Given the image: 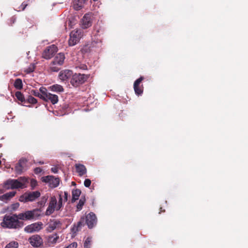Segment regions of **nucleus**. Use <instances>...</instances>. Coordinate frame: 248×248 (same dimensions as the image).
Returning a JSON list of instances; mask_svg holds the SVG:
<instances>
[{
	"instance_id": "nucleus-1",
	"label": "nucleus",
	"mask_w": 248,
	"mask_h": 248,
	"mask_svg": "<svg viewBox=\"0 0 248 248\" xmlns=\"http://www.w3.org/2000/svg\"><path fill=\"white\" fill-rule=\"evenodd\" d=\"M63 199L62 196L59 195L58 202L55 196H53L50 198L48 207L46 210L45 215L49 216L53 214L55 211H59L63 207Z\"/></svg>"
},
{
	"instance_id": "nucleus-2",
	"label": "nucleus",
	"mask_w": 248,
	"mask_h": 248,
	"mask_svg": "<svg viewBox=\"0 0 248 248\" xmlns=\"http://www.w3.org/2000/svg\"><path fill=\"white\" fill-rule=\"evenodd\" d=\"M28 183L27 178L20 177L17 179H8L4 183V187L7 189L23 188Z\"/></svg>"
},
{
	"instance_id": "nucleus-3",
	"label": "nucleus",
	"mask_w": 248,
	"mask_h": 248,
	"mask_svg": "<svg viewBox=\"0 0 248 248\" xmlns=\"http://www.w3.org/2000/svg\"><path fill=\"white\" fill-rule=\"evenodd\" d=\"M18 216L15 215H5L1 225L3 227L8 228H19L23 226V223L19 220Z\"/></svg>"
},
{
	"instance_id": "nucleus-4",
	"label": "nucleus",
	"mask_w": 248,
	"mask_h": 248,
	"mask_svg": "<svg viewBox=\"0 0 248 248\" xmlns=\"http://www.w3.org/2000/svg\"><path fill=\"white\" fill-rule=\"evenodd\" d=\"M65 60V56L62 53H59L54 58L53 61L50 64V69L53 72H58L59 68L58 66L63 64Z\"/></svg>"
},
{
	"instance_id": "nucleus-5",
	"label": "nucleus",
	"mask_w": 248,
	"mask_h": 248,
	"mask_svg": "<svg viewBox=\"0 0 248 248\" xmlns=\"http://www.w3.org/2000/svg\"><path fill=\"white\" fill-rule=\"evenodd\" d=\"M40 216V211L38 209H34L19 214L18 216L19 219L21 220H31L36 219Z\"/></svg>"
},
{
	"instance_id": "nucleus-6",
	"label": "nucleus",
	"mask_w": 248,
	"mask_h": 248,
	"mask_svg": "<svg viewBox=\"0 0 248 248\" xmlns=\"http://www.w3.org/2000/svg\"><path fill=\"white\" fill-rule=\"evenodd\" d=\"M83 31L81 29L74 30L70 34L69 45L73 46L77 44L83 36Z\"/></svg>"
},
{
	"instance_id": "nucleus-7",
	"label": "nucleus",
	"mask_w": 248,
	"mask_h": 248,
	"mask_svg": "<svg viewBox=\"0 0 248 248\" xmlns=\"http://www.w3.org/2000/svg\"><path fill=\"white\" fill-rule=\"evenodd\" d=\"M40 196V193L38 191L26 193L20 197L19 201L22 202H32Z\"/></svg>"
},
{
	"instance_id": "nucleus-8",
	"label": "nucleus",
	"mask_w": 248,
	"mask_h": 248,
	"mask_svg": "<svg viewBox=\"0 0 248 248\" xmlns=\"http://www.w3.org/2000/svg\"><path fill=\"white\" fill-rule=\"evenodd\" d=\"M58 51L57 47L52 45L47 46L44 51L42 54V57L46 59H50Z\"/></svg>"
},
{
	"instance_id": "nucleus-9",
	"label": "nucleus",
	"mask_w": 248,
	"mask_h": 248,
	"mask_svg": "<svg viewBox=\"0 0 248 248\" xmlns=\"http://www.w3.org/2000/svg\"><path fill=\"white\" fill-rule=\"evenodd\" d=\"M87 76L84 74H75L72 75L71 83L75 86H77L83 83L87 79Z\"/></svg>"
},
{
	"instance_id": "nucleus-10",
	"label": "nucleus",
	"mask_w": 248,
	"mask_h": 248,
	"mask_svg": "<svg viewBox=\"0 0 248 248\" xmlns=\"http://www.w3.org/2000/svg\"><path fill=\"white\" fill-rule=\"evenodd\" d=\"M43 223L38 222L28 225L24 228V231L28 233H32L35 232H38L42 229Z\"/></svg>"
},
{
	"instance_id": "nucleus-11",
	"label": "nucleus",
	"mask_w": 248,
	"mask_h": 248,
	"mask_svg": "<svg viewBox=\"0 0 248 248\" xmlns=\"http://www.w3.org/2000/svg\"><path fill=\"white\" fill-rule=\"evenodd\" d=\"M27 159L25 158H22L19 160L15 167L17 173L21 174L27 170Z\"/></svg>"
},
{
	"instance_id": "nucleus-12",
	"label": "nucleus",
	"mask_w": 248,
	"mask_h": 248,
	"mask_svg": "<svg viewBox=\"0 0 248 248\" xmlns=\"http://www.w3.org/2000/svg\"><path fill=\"white\" fill-rule=\"evenodd\" d=\"M30 243L34 247H38L43 243L41 237L38 235H34L31 237L29 240Z\"/></svg>"
},
{
	"instance_id": "nucleus-13",
	"label": "nucleus",
	"mask_w": 248,
	"mask_h": 248,
	"mask_svg": "<svg viewBox=\"0 0 248 248\" xmlns=\"http://www.w3.org/2000/svg\"><path fill=\"white\" fill-rule=\"evenodd\" d=\"M96 222V216L93 213H90L86 216V223L89 228H92Z\"/></svg>"
},
{
	"instance_id": "nucleus-14",
	"label": "nucleus",
	"mask_w": 248,
	"mask_h": 248,
	"mask_svg": "<svg viewBox=\"0 0 248 248\" xmlns=\"http://www.w3.org/2000/svg\"><path fill=\"white\" fill-rule=\"evenodd\" d=\"M92 25L91 16L89 14L84 15L81 21V26L83 29H87Z\"/></svg>"
},
{
	"instance_id": "nucleus-15",
	"label": "nucleus",
	"mask_w": 248,
	"mask_h": 248,
	"mask_svg": "<svg viewBox=\"0 0 248 248\" xmlns=\"http://www.w3.org/2000/svg\"><path fill=\"white\" fill-rule=\"evenodd\" d=\"M62 223L61 221L57 219L50 220L49 222L48 223L46 230L48 232H51L54 230L59 228Z\"/></svg>"
},
{
	"instance_id": "nucleus-16",
	"label": "nucleus",
	"mask_w": 248,
	"mask_h": 248,
	"mask_svg": "<svg viewBox=\"0 0 248 248\" xmlns=\"http://www.w3.org/2000/svg\"><path fill=\"white\" fill-rule=\"evenodd\" d=\"M73 75V72L70 70L61 71L59 75V78L62 81H65L70 78Z\"/></svg>"
},
{
	"instance_id": "nucleus-17",
	"label": "nucleus",
	"mask_w": 248,
	"mask_h": 248,
	"mask_svg": "<svg viewBox=\"0 0 248 248\" xmlns=\"http://www.w3.org/2000/svg\"><path fill=\"white\" fill-rule=\"evenodd\" d=\"M16 194V192L15 191H11L9 192H7L2 195L0 196V201L5 202L7 203L9 201L11 200V199L15 196V195Z\"/></svg>"
},
{
	"instance_id": "nucleus-18",
	"label": "nucleus",
	"mask_w": 248,
	"mask_h": 248,
	"mask_svg": "<svg viewBox=\"0 0 248 248\" xmlns=\"http://www.w3.org/2000/svg\"><path fill=\"white\" fill-rule=\"evenodd\" d=\"M143 78L141 77L140 78H139L137 79L134 82V89L135 93L138 95L141 94L142 93V92H143L142 90L140 88L139 86L140 84V82L143 80Z\"/></svg>"
},
{
	"instance_id": "nucleus-19",
	"label": "nucleus",
	"mask_w": 248,
	"mask_h": 248,
	"mask_svg": "<svg viewBox=\"0 0 248 248\" xmlns=\"http://www.w3.org/2000/svg\"><path fill=\"white\" fill-rule=\"evenodd\" d=\"M59 240V237L57 234L48 236L47 237V242L49 246H53L56 244Z\"/></svg>"
},
{
	"instance_id": "nucleus-20",
	"label": "nucleus",
	"mask_w": 248,
	"mask_h": 248,
	"mask_svg": "<svg viewBox=\"0 0 248 248\" xmlns=\"http://www.w3.org/2000/svg\"><path fill=\"white\" fill-rule=\"evenodd\" d=\"M76 169L77 172L78 173L79 176H82L84 174H85L87 170L86 169L83 165L82 164H76Z\"/></svg>"
},
{
	"instance_id": "nucleus-21",
	"label": "nucleus",
	"mask_w": 248,
	"mask_h": 248,
	"mask_svg": "<svg viewBox=\"0 0 248 248\" xmlns=\"http://www.w3.org/2000/svg\"><path fill=\"white\" fill-rule=\"evenodd\" d=\"M46 101L49 100L53 104L57 103L58 101V97L57 95L49 93L46 97Z\"/></svg>"
},
{
	"instance_id": "nucleus-22",
	"label": "nucleus",
	"mask_w": 248,
	"mask_h": 248,
	"mask_svg": "<svg viewBox=\"0 0 248 248\" xmlns=\"http://www.w3.org/2000/svg\"><path fill=\"white\" fill-rule=\"evenodd\" d=\"M86 0H74V8L76 10L80 9L83 6V3Z\"/></svg>"
},
{
	"instance_id": "nucleus-23",
	"label": "nucleus",
	"mask_w": 248,
	"mask_h": 248,
	"mask_svg": "<svg viewBox=\"0 0 248 248\" xmlns=\"http://www.w3.org/2000/svg\"><path fill=\"white\" fill-rule=\"evenodd\" d=\"M49 90L53 92H62L63 91V88L59 84H55L52 86H51L49 87Z\"/></svg>"
},
{
	"instance_id": "nucleus-24",
	"label": "nucleus",
	"mask_w": 248,
	"mask_h": 248,
	"mask_svg": "<svg viewBox=\"0 0 248 248\" xmlns=\"http://www.w3.org/2000/svg\"><path fill=\"white\" fill-rule=\"evenodd\" d=\"M39 90L41 94V95H40V98L44 100H46V97L47 96V95L49 93H48L46 88L44 87H41Z\"/></svg>"
},
{
	"instance_id": "nucleus-25",
	"label": "nucleus",
	"mask_w": 248,
	"mask_h": 248,
	"mask_svg": "<svg viewBox=\"0 0 248 248\" xmlns=\"http://www.w3.org/2000/svg\"><path fill=\"white\" fill-rule=\"evenodd\" d=\"M14 86L16 89L18 90L21 89L23 87L22 80L20 78H17L15 81Z\"/></svg>"
},
{
	"instance_id": "nucleus-26",
	"label": "nucleus",
	"mask_w": 248,
	"mask_h": 248,
	"mask_svg": "<svg viewBox=\"0 0 248 248\" xmlns=\"http://www.w3.org/2000/svg\"><path fill=\"white\" fill-rule=\"evenodd\" d=\"M81 193V191L79 189H76L72 191L73 200L76 201L78 199Z\"/></svg>"
},
{
	"instance_id": "nucleus-27",
	"label": "nucleus",
	"mask_w": 248,
	"mask_h": 248,
	"mask_svg": "<svg viewBox=\"0 0 248 248\" xmlns=\"http://www.w3.org/2000/svg\"><path fill=\"white\" fill-rule=\"evenodd\" d=\"M53 178H54V177L53 176L48 175V176L43 177L42 178V180L43 182L48 183V184H49V185H50L51 181L53 180Z\"/></svg>"
},
{
	"instance_id": "nucleus-28",
	"label": "nucleus",
	"mask_w": 248,
	"mask_h": 248,
	"mask_svg": "<svg viewBox=\"0 0 248 248\" xmlns=\"http://www.w3.org/2000/svg\"><path fill=\"white\" fill-rule=\"evenodd\" d=\"M18 243L16 241H12L7 244L5 248H18Z\"/></svg>"
},
{
	"instance_id": "nucleus-29",
	"label": "nucleus",
	"mask_w": 248,
	"mask_h": 248,
	"mask_svg": "<svg viewBox=\"0 0 248 248\" xmlns=\"http://www.w3.org/2000/svg\"><path fill=\"white\" fill-rule=\"evenodd\" d=\"M53 181H51L50 184V186L52 187H56L59 184V179L58 178H54L53 179Z\"/></svg>"
},
{
	"instance_id": "nucleus-30",
	"label": "nucleus",
	"mask_w": 248,
	"mask_h": 248,
	"mask_svg": "<svg viewBox=\"0 0 248 248\" xmlns=\"http://www.w3.org/2000/svg\"><path fill=\"white\" fill-rule=\"evenodd\" d=\"M15 95L17 99L20 101L21 102H25V99L23 95L20 92H17L16 93Z\"/></svg>"
},
{
	"instance_id": "nucleus-31",
	"label": "nucleus",
	"mask_w": 248,
	"mask_h": 248,
	"mask_svg": "<svg viewBox=\"0 0 248 248\" xmlns=\"http://www.w3.org/2000/svg\"><path fill=\"white\" fill-rule=\"evenodd\" d=\"M92 238L91 237H88L85 241L84 243V248H90L91 244Z\"/></svg>"
},
{
	"instance_id": "nucleus-32",
	"label": "nucleus",
	"mask_w": 248,
	"mask_h": 248,
	"mask_svg": "<svg viewBox=\"0 0 248 248\" xmlns=\"http://www.w3.org/2000/svg\"><path fill=\"white\" fill-rule=\"evenodd\" d=\"M85 200L80 199L77 205V209L80 210L82 209L83 205L84 204Z\"/></svg>"
},
{
	"instance_id": "nucleus-33",
	"label": "nucleus",
	"mask_w": 248,
	"mask_h": 248,
	"mask_svg": "<svg viewBox=\"0 0 248 248\" xmlns=\"http://www.w3.org/2000/svg\"><path fill=\"white\" fill-rule=\"evenodd\" d=\"M28 101L31 104H35L37 103V100L31 96H29L28 97Z\"/></svg>"
},
{
	"instance_id": "nucleus-34",
	"label": "nucleus",
	"mask_w": 248,
	"mask_h": 248,
	"mask_svg": "<svg viewBox=\"0 0 248 248\" xmlns=\"http://www.w3.org/2000/svg\"><path fill=\"white\" fill-rule=\"evenodd\" d=\"M91 184V181L89 179H86L84 182V185L85 186L87 187H89Z\"/></svg>"
},
{
	"instance_id": "nucleus-35",
	"label": "nucleus",
	"mask_w": 248,
	"mask_h": 248,
	"mask_svg": "<svg viewBox=\"0 0 248 248\" xmlns=\"http://www.w3.org/2000/svg\"><path fill=\"white\" fill-rule=\"evenodd\" d=\"M31 93L35 96L39 97V98H40V95H41L40 93H39L37 91L35 90H31Z\"/></svg>"
},
{
	"instance_id": "nucleus-36",
	"label": "nucleus",
	"mask_w": 248,
	"mask_h": 248,
	"mask_svg": "<svg viewBox=\"0 0 248 248\" xmlns=\"http://www.w3.org/2000/svg\"><path fill=\"white\" fill-rule=\"evenodd\" d=\"M31 186L32 187H35L36 185H37V182L36 180H34V179H32L31 180Z\"/></svg>"
},
{
	"instance_id": "nucleus-37",
	"label": "nucleus",
	"mask_w": 248,
	"mask_h": 248,
	"mask_svg": "<svg viewBox=\"0 0 248 248\" xmlns=\"http://www.w3.org/2000/svg\"><path fill=\"white\" fill-rule=\"evenodd\" d=\"M81 226H82V223H81V221H79V222H78V226L74 227L73 228V230H76V231H78V227H80Z\"/></svg>"
},
{
	"instance_id": "nucleus-38",
	"label": "nucleus",
	"mask_w": 248,
	"mask_h": 248,
	"mask_svg": "<svg viewBox=\"0 0 248 248\" xmlns=\"http://www.w3.org/2000/svg\"><path fill=\"white\" fill-rule=\"evenodd\" d=\"M34 70V67L32 66L31 67H29L26 70V72L27 73H30L31 72H32Z\"/></svg>"
},
{
	"instance_id": "nucleus-39",
	"label": "nucleus",
	"mask_w": 248,
	"mask_h": 248,
	"mask_svg": "<svg viewBox=\"0 0 248 248\" xmlns=\"http://www.w3.org/2000/svg\"><path fill=\"white\" fill-rule=\"evenodd\" d=\"M19 207V204L18 203H16V204L12 205V208L14 209H16L17 208Z\"/></svg>"
},
{
	"instance_id": "nucleus-40",
	"label": "nucleus",
	"mask_w": 248,
	"mask_h": 248,
	"mask_svg": "<svg viewBox=\"0 0 248 248\" xmlns=\"http://www.w3.org/2000/svg\"><path fill=\"white\" fill-rule=\"evenodd\" d=\"M51 171L54 173H57L58 171L57 168L56 167L52 168L51 169Z\"/></svg>"
},
{
	"instance_id": "nucleus-41",
	"label": "nucleus",
	"mask_w": 248,
	"mask_h": 248,
	"mask_svg": "<svg viewBox=\"0 0 248 248\" xmlns=\"http://www.w3.org/2000/svg\"><path fill=\"white\" fill-rule=\"evenodd\" d=\"M64 202H66V201H67V196H68V193H67V192H64Z\"/></svg>"
},
{
	"instance_id": "nucleus-42",
	"label": "nucleus",
	"mask_w": 248,
	"mask_h": 248,
	"mask_svg": "<svg viewBox=\"0 0 248 248\" xmlns=\"http://www.w3.org/2000/svg\"><path fill=\"white\" fill-rule=\"evenodd\" d=\"M27 4H26L25 2H23L22 5H21V6H22V10H24L26 7L27 6Z\"/></svg>"
},
{
	"instance_id": "nucleus-43",
	"label": "nucleus",
	"mask_w": 248,
	"mask_h": 248,
	"mask_svg": "<svg viewBox=\"0 0 248 248\" xmlns=\"http://www.w3.org/2000/svg\"><path fill=\"white\" fill-rule=\"evenodd\" d=\"M35 171L37 173L40 172L41 171V169L39 168H37L35 169Z\"/></svg>"
},
{
	"instance_id": "nucleus-44",
	"label": "nucleus",
	"mask_w": 248,
	"mask_h": 248,
	"mask_svg": "<svg viewBox=\"0 0 248 248\" xmlns=\"http://www.w3.org/2000/svg\"><path fill=\"white\" fill-rule=\"evenodd\" d=\"M68 24H69L70 26H72V21L69 20L68 22Z\"/></svg>"
},
{
	"instance_id": "nucleus-45",
	"label": "nucleus",
	"mask_w": 248,
	"mask_h": 248,
	"mask_svg": "<svg viewBox=\"0 0 248 248\" xmlns=\"http://www.w3.org/2000/svg\"><path fill=\"white\" fill-rule=\"evenodd\" d=\"M46 201V198H44V202H45Z\"/></svg>"
},
{
	"instance_id": "nucleus-46",
	"label": "nucleus",
	"mask_w": 248,
	"mask_h": 248,
	"mask_svg": "<svg viewBox=\"0 0 248 248\" xmlns=\"http://www.w3.org/2000/svg\"><path fill=\"white\" fill-rule=\"evenodd\" d=\"M1 146V144H0V147Z\"/></svg>"
}]
</instances>
